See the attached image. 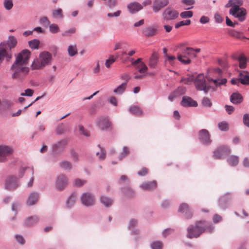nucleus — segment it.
I'll list each match as a JSON object with an SVG mask.
<instances>
[{
	"instance_id": "obj_1",
	"label": "nucleus",
	"mask_w": 249,
	"mask_h": 249,
	"mask_svg": "<svg viewBox=\"0 0 249 249\" xmlns=\"http://www.w3.org/2000/svg\"><path fill=\"white\" fill-rule=\"evenodd\" d=\"M30 56V52L27 49L22 50L16 56V60L10 68V70L13 71V78L21 79L23 76L28 73L29 69L27 65Z\"/></svg>"
},
{
	"instance_id": "obj_2",
	"label": "nucleus",
	"mask_w": 249,
	"mask_h": 249,
	"mask_svg": "<svg viewBox=\"0 0 249 249\" xmlns=\"http://www.w3.org/2000/svg\"><path fill=\"white\" fill-rule=\"evenodd\" d=\"M214 227L212 223L206 221L196 222L195 225H190L187 229V237L190 239L198 237L204 232L212 233Z\"/></svg>"
},
{
	"instance_id": "obj_3",
	"label": "nucleus",
	"mask_w": 249,
	"mask_h": 249,
	"mask_svg": "<svg viewBox=\"0 0 249 249\" xmlns=\"http://www.w3.org/2000/svg\"><path fill=\"white\" fill-rule=\"evenodd\" d=\"M242 0H229L225 5L226 7H231L229 13L232 16H246L247 11L244 8H240L243 5Z\"/></svg>"
},
{
	"instance_id": "obj_4",
	"label": "nucleus",
	"mask_w": 249,
	"mask_h": 249,
	"mask_svg": "<svg viewBox=\"0 0 249 249\" xmlns=\"http://www.w3.org/2000/svg\"><path fill=\"white\" fill-rule=\"evenodd\" d=\"M68 144V139H64L57 141L51 145V152L53 156H57L64 151Z\"/></svg>"
},
{
	"instance_id": "obj_5",
	"label": "nucleus",
	"mask_w": 249,
	"mask_h": 249,
	"mask_svg": "<svg viewBox=\"0 0 249 249\" xmlns=\"http://www.w3.org/2000/svg\"><path fill=\"white\" fill-rule=\"evenodd\" d=\"M20 186V182L16 176H8L5 181L4 188L9 191H14Z\"/></svg>"
},
{
	"instance_id": "obj_6",
	"label": "nucleus",
	"mask_w": 249,
	"mask_h": 249,
	"mask_svg": "<svg viewBox=\"0 0 249 249\" xmlns=\"http://www.w3.org/2000/svg\"><path fill=\"white\" fill-rule=\"evenodd\" d=\"M194 84L196 90L203 91L205 94H207V85L205 76L203 74H199L195 79Z\"/></svg>"
},
{
	"instance_id": "obj_7",
	"label": "nucleus",
	"mask_w": 249,
	"mask_h": 249,
	"mask_svg": "<svg viewBox=\"0 0 249 249\" xmlns=\"http://www.w3.org/2000/svg\"><path fill=\"white\" fill-rule=\"evenodd\" d=\"M14 149L8 145H0V162H5L8 160V157L12 155Z\"/></svg>"
},
{
	"instance_id": "obj_8",
	"label": "nucleus",
	"mask_w": 249,
	"mask_h": 249,
	"mask_svg": "<svg viewBox=\"0 0 249 249\" xmlns=\"http://www.w3.org/2000/svg\"><path fill=\"white\" fill-rule=\"evenodd\" d=\"M80 200L81 203L85 206L91 207L95 204V197L90 193H84L81 195Z\"/></svg>"
},
{
	"instance_id": "obj_9",
	"label": "nucleus",
	"mask_w": 249,
	"mask_h": 249,
	"mask_svg": "<svg viewBox=\"0 0 249 249\" xmlns=\"http://www.w3.org/2000/svg\"><path fill=\"white\" fill-rule=\"evenodd\" d=\"M198 139L200 142L204 145H209L212 143L211 135L209 131L205 129H202L198 132Z\"/></svg>"
},
{
	"instance_id": "obj_10",
	"label": "nucleus",
	"mask_w": 249,
	"mask_h": 249,
	"mask_svg": "<svg viewBox=\"0 0 249 249\" xmlns=\"http://www.w3.org/2000/svg\"><path fill=\"white\" fill-rule=\"evenodd\" d=\"M231 152L230 149L227 146L223 145L218 147L213 153V157L215 159H223Z\"/></svg>"
},
{
	"instance_id": "obj_11",
	"label": "nucleus",
	"mask_w": 249,
	"mask_h": 249,
	"mask_svg": "<svg viewBox=\"0 0 249 249\" xmlns=\"http://www.w3.org/2000/svg\"><path fill=\"white\" fill-rule=\"evenodd\" d=\"M68 179L66 175L60 174L56 178L55 187L58 191L63 190L67 186Z\"/></svg>"
},
{
	"instance_id": "obj_12",
	"label": "nucleus",
	"mask_w": 249,
	"mask_h": 249,
	"mask_svg": "<svg viewBox=\"0 0 249 249\" xmlns=\"http://www.w3.org/2000/svg\"><path fill=\"white\" fill-rule=\"evenodd\" d=\"M159 28L160 25L159 24H154L144 28L142 30V33L144 36L147 37L154 36L158 34Z\"/></svg>"
},
{
	"instance_id": "obj_13",
	"label": "nucleus",
	"mask_w": 249,
	"mask_h": 249,
	"mask_svg": "<svg viewBox=\"0 0 249 249\" xmlns=\"http://www.w3.org/2000/svg\"><path fill=\"white\" fill-rule=\"evenodd\" d=\"M181 54L178 53V59L179 61L181 63L184 65H187L191 63V60L189 58V54H187L189 50L187 51V47L182 48L181 49Z\"/></svg>"
},
{
	"instance_id": "obj_14",
	"label": "nucleus",
	"mask_w": 249,
	"mask_h": 249,
	"mask_svg": "<svg viewBox=\"0 0 249 249\" xmlns=\"http://www.w3.org/2000/svg\"><path fill=\"white\" fill-rule=\"evenodd\" d=\"M186 87L184 86H179L174 91L170 93L168 96V99L170 101L172 102L175 99L184 94L186 93Z\"/></svg>"
},
{
	"instance_id": "obj_15",
	"label": "nucleus",
	"mask_w": 249,
	"mask_h": 249,
	"mask_svg": "<svg viewBox=\"0 0 249 249\" xmlns=\"http://www.w3.org/2000/svg\"><path fill=\"white\" fill-rule=\"evenodd\" d=\"M39 58L42 65L45 67L51 63L52 60V56L49 52L44 51L40 53Z\"/></svg>"
},
{
	"instance_id": "obj_16",
	"label": "nucleus",
	"mask_w": 249,
	"mask_h": 249,
	"mask_svg": "<svg viewBox=\"0 0 249 249\" xmlns=\"http://www.w3.org/2000/svg\"><path fill=\"white\" fill-rule=\"evenodd\" d=\"M98 126L102 130H107L110 127L111 123L108 119L105 117H100L96 121Z\"/></svg>"
},
{
	"instance_id": "obj_17",
	"label": "nucleus",
	"mask_w": 249,
	"mask_h": 249,
	"mask_svg": "<svg viewBox=\"0 0 249 249\" xmlns=\"http://www.w3.org/2000/svg\"><path fill=\"white\" fill-rule=\"evenodd\" d=\"M231 198L230 194H226L220 197L219 199V206L223 210H225L229 206V201Z\"/></svg>"
},
{
	"instance_id": "obj_18",
	"label": "nucleus",
	"mask_w": 249,
	"mask_h": 249,
	"mask_svg": "<svg viewBox=\"0 0 249 249\" xmlns=\"http://www.w3.org/2000/svg\"><path fill=\"white\" fill-rule=\"evenodd\" d=\"M180 104L184 107H196L197 106V102L187 96H184L182 97Z\"/></svg>"
},
{
	"instance_id": "obj_19",
	"label": "nucleus",
	"mask_w": 249,
	"mask_h": 249,
	"mask_svg": "<svg viewBox=\"0 0 249 249\" xmlns=\"http://www.w3.org/2000/svg\"><path fill=\"white\" fill-rule=\"evenodd\" d=\"M168 3L169 0H154L153 4V10L157 13L166 6Z\"/></svg>"
},
{
	"instance_id": "obj_20",
	"label": "nucleus",
	"mask_w": 249,
	"mask_h": 249,
	"mask_svg": "<svg viewBox=\"0 0 249 249\" xmlns=\"http://www.w3.org/2000/svg\"><path fill=\"white\" fill-rule=\"evenodd\" d=\"M157 187V182L155 180L151 181H145L142 182L140 185V188L144 191H150Z\"/></svg>"
},
{
	"instance_id": "obj_21",
	"label": "nucleus",
	"mask_w": 249,
	"mask_h": 249,
	"mask_svg": "<svg viewBox=\"0 0 249 249\" xmlns=\"http://www.w3.org/2000/svg\"><path fill=\"white\" fill-rule=\"evenodd\" d=\"M178 212L184 213V216L187 219L191 218L193 215L192 210L189 209L188 205L186 203H182L180 205Z\"/></svg>"
},
{
	"instance_id": "obj_22",
	"label": "nucleus",
	"mask_w": 249,
	"mask_h": 249,
	"mask_svg": "<svg viewBox=\"0 0 249 249\" xmlns=\"http://www.w3.org/2000/svg\"><path fill=\"white\" fill-rule=\"evenodd\" d=\"M127 9L131 14H134L142 9L143 6L138 2L134 1L127 5Z\"/></svg>"
},
{
	"instance_id": "obj_23",
	"label": "nucleus",
	"mask_w": 249,
	"mask_h": 249,
	"mask_svg": "<svg viewBox=\"0 0 249 249\" xmlns=\"http://www.w3.org/2000/svg\"><path fill=\"white\" fill-rule=\"evenodd\" d=\"M39 195L37 192L31 193L26 200V204L28 206H32L36 204L38 199Z\"/></svg>"
},
{
	"instance_id": "obj_24",
	"label": "nucleus",
	"mask_w": 249,
	"mask_h": 249,
	"mask_svg": "<svg viewBox=\"0 0 249 249\" xmlns=\"http://www.w3.org/2000/svg\"><path fill=\"white\" fill-rule=\"evenodd\" d=\"M39 220V218L37 216L34 215L31 216L26 218L24 222L25 227H30L36 224Z\"/></svg>"
},
{
	"instance_id": "obj_25",
	"label": "nucleus",
	"mask_w": 249,
	"mask_h": 249,
	"mask_svg": "<svg viewBox=\"0 0 249 249\" xmlns=\"http://www.w3.org/2000/svg\"><path fill=\"white\" fill-rule=\"evenodd\" d=\"M77 198L76 194L72 193L68 197L66 202L67 208H71L75 204Z\"/></svg>"
},
{
	"instance_id": "obj_26",
	"label": "nucleus",
	"mask_w": 249,
	"mask_h": 249,
	"mask_svg": "<svg viewBox=\"0 0 249 249\" xmlns=\"http://www.w3.org/2000/svg\"><path fill=\"white\" fill-rule=\"evenodd\" d=\"M230 101L234 104H240L243 101V97L241 94L234 92L231 95Z\"/></svg>"
},
{
	"instance_id": "obj_27",
	"label": "nucleus",
	"mask_w": 249,
	"mask_h": 249,
	"mask_svg": "<svg viewBox=\"0 0 249 249\" xmlns=\"http://www.w3.org/2000/svg\"><path fill=\"white\" fill-rule=\"evenodd\" d=\"M68 131H69L68 123L64 124L62 123L57 125L56 133L57 135H62Z\"/></svg>"
},
{
	"instance_id": "obj_28",
	"label": "nucleus",
	"mask_w": 249,
	"mask_h": 249,
	"mask_svg": "<svg viewBox=\"0 0 249 249\" xmlns=\"http://www.w3.org/2000/svg\"><path fill=\"white\" fill-rule=\"evenodd\" d=\"M138 224V221L135 219H131L128 225V229L129 230L132 231L133 234L138 235L140 233L138 229H134V228L137 226Z\"/></svg>"
},
{
	"instance_id": "obj_29",
	"label": "nucleus",
	"mask_w": 249,
	"mask_h": 249,
	"mask_svg": "<svg viewBox=\"0 0 249 249\" xmlns=\"http://www.w3.org/2000/svg\"><path fill=\"white\" fill-rule=\"evenodd\" d=\"M100 202L106 207H110L113 203V200L106 196H101L100 198Z\"/></svg>"
},
{
	"instance_id": "obj_30",
	"label": "nucleus",
	"mask_w": 249,
	"mask_h": 249,
	"mask_svg": "<svg viewBox=\"0 0 249 249\" xmlns=\"http://www.w3.org/2000/svg\"><path fill=\"white\" fill-rule=\"evenodd\" d=\"M207 78L209 82H213L216 87L225 84L227 81L226 78H222L221 80L218 78L213 79L210 77H207Z\"/></svg>"
},
{
	"instance_id": "obj_31",
	"label": "nucleus",
	"mask_w": 249,
	"mask_h": 249,
	"mask_svg": "<svg viewBox=\"0 0 249 249\" xmlns=\"http://www.w3.org/2000/svg\"><path fill=\"white\" fill-rule=\"evenodd\" d=\"M97 146L99 148L100 151L96 152V155L98 156L99 160H104L106 158V151L100 144H98Z\"/></svg>"
},
{
	"instance_id": "obj_32",
	"label": "nucleus",
	"mask_w": 249,
	"mask_h": 249,
	"mask_svg": "<svg viewBox=\"0 0 249 249\" xmlns=\"http://www.w3.org/2000/svg\"><path fill=\"white\" fill-rule=\"evenodd\" d=\"M227 162L230 166H236L239 162L238 156L231 155L227 159Z\"/></svg>"
},
{
	"instance_id": "obj_33",
	"label": "nucleus",
	"mask_w": 249,
	"mask_h": 249,
	"mask_svg": "<svg viewBox=\"0 0 249 249\" xmlns=\"http://www.w3.org/2000/svg\"><path fill=\"white\" fill-rule=\"evenodd\" d=\"M238 77L241 84L243 85L249 84V75L240 72L238 75Z\"/></svg>"
},
{
	"instance_id": "obj_34",
	"label": "nucleus",
	"mask_w": 249,
	"mask_h": 249,
	"mask_svg": "<svg viewBox=\"0 0 249 249\" xmlns=\"http://www.w3.org/2000/svg\"><path fill=\"white\" fill-rule=\"evenodd\" d=\"M17 44V40L14 36H8L7 40V45L10 50L14 48L16 46Z\"/></svg>"
},
{
	"instance_id": "obj_35",
	"label": "nucleus",
	"mask_w": 249,
	"mask_h": 249,
	"mask_svg": "<svg viewBox=\"0 0 249 249\" xmlns=\"http://www.w3.org/2000/svg\"><path fill=\"white\" fill-rule=\"evenodd\" d=\"M126 85V82H123L117 88L114 89L113 92L116 94L121 95L123 94L125 90Z\"/></svg>"
},
{
	"instance_id": "obj_36",
	"label": "nucleus",
	"mask_w": 249,
	"mask_h": 249,
	"mask_svg": "<svg viewBox=\"0 0 249 249\" xmlns=\"http://www.w3.org/2000/svg\"><path fill=\"white\" fill-rule=\"evenodd\" d=\"M123 193L128 197H132L135 196L134 190L129 187H125L122 189Z\"/></svg>"
},
{
	"instance_id": "obj_37",
	"label": "nucleus",
	"mask_w": 249,
	"mask_h": 249,
	"mask_svg": "<svg viewBox=\"0 0 249 249\" xmlns=\"http://www.w3.org/2000/svg\"><path fill=\"white\" fill-rule=\"evenodd\" d=\"M158 55L155 53H153L150 59H149V66L151 68H155L157 64V60H158Z\"/></svg>"
},
{
	"instance_id": "obj_38",
	"label": "nucleus",
	"mask_w": 249,
	"mask_h": 249,
	"mask_svg": "<svg viewBox=\"0 0 249 249\" xmlns=\"http://www.w3.org/2000/svg\"><path fill=\"white\" fill-rule=\"evenodd\" d=\"M239 62V67L244 69L246 66L247 59L243 55H240L235 58Z\"/></svg>"
},
{
	"instance_id": "obj_39",
	"label": "nucleus",
	"mask_w": 249,
	"mask_h": 249,
	"mask_svg": "<svg viewBox=\"0 0 249 249\" xmlns=\"http://www.w3.org/2000/svg\"><path fill=\"white\" fill-rule=\"evenodd\" d=\"M179 13L170 7H167L164 11L163 16H178Z\"/></svg>"
},
{
	"instance_id": "obj_40",
	"label": "nucleus",
	"mask_w": 249,
	"mask_h": 249,
	"mask_svg": "<svg viewBox=\"0 0 249 249\" xmlns=\"http://www.w3.org/2000/svg\"><path fill=\"white\" fill-rule=\"evenodd\" d=\"M129 111L130 113L135 115H141L142 114V110L137 106H131L129 108Z\"/></svg>"
},
{
	"instance_id": "obj_41",
	"label": "nucleus",
	"mask_w": 249,
	"mask_h": 249,
	"mask_svg": "<svg viewBox=\"0 0 249 249\" xmlns=\"http://www.w3.org/2000/svg\"><path fill=\"white\" fill-rule=\"evenodd\" d=\"M59 166L65 170H71L72 169L71 163L67 160H63L59 163Z\"/></svg>"
},
{
	"instance_id": "obj_42",
	"label": "nucleus",
	"mask_w": 249,
	"mask_h": 249,
	"mask_svg": "<svg viewBox=\"0 0 249 249\" xmlns=\"http://www.w3.org/2000/svg\"><path fill=\"white\" fill-rule=\"evenodd\" d=\"M68 54L70 56H73L77 53L76 45H70L68 48Z\"/></svg>"
},
{
	"instance_id": "obj_43",
	"label": "nucleus",
	"mask_w": 249,
	"mask_h": 249,
	"mask_svg": "<svg viewBox=\"0 0 249 249\" xmlns=\"http://www.w3.org/2000/svg\"><path fill=\"white\" fill-rule=\"evenodd\" d=\"M44 67L42 65L39 58L34 60L32 64V69H40Z\"/></svg>"
},
{
	"instance_id": "obj_44",
	"label": "nucleus",
	"mask_w": 249,
	"mask_h": 249,
	"mask_svg": "<svg viewBox=\"0 0 249 249\" xmlns=\"http://www.w3.org/2000/svg\"><path fill=\"white\" fill-rule=\"evenodd\" d=\"M129 153V149L126 146H124L123 148L122 152L120 153L119 156V160H122L125 157H126Z\"/></svg>"
},
{
	"instance_id": "obj_45",
	"label": "nucleus",
	"mask_w": 249,
	"mask_h": 249,
	"mask_svg": "<svg viewBox=\"0 0 249 249\" xmlns=\"http://www.w3.org/2000/svg\"><path fill=\"white\" fill-rule=\"evenodd\" d=\"M29 46L32 49H38V45L39 44V41L37 39H34L33 40H30L28 42Z\"/></svg>"
},
{
	"instance_id": "obj_46",
	"label": "nucleus",
	"mask_w": 249,
	"mask_h": 249,
	"mask_svg": "<svg viewBox=\"0 0 249 249\" xmlns=\"http://www.w3.org/2000/svg\"><path fill=\"white\" fill-rule=\"evenodd\" d=\"M150 247L152 249H162L163 245L161 242L155 241L151 243Z\"/></svg>"
},
{
	"instance_id": "obj_47",
	"label": "nucleus",
	"mask_w": 249,
	"mask_h": 249,
	"mask_svg": "<svg viewBox=\"0 0 249 249\" xmlns=\"http://www.w3.org/2000/svg\"><path fill=\"white\" fill-rule=\"evenodd\" d=\"M202 105L205 107H210L212 106V103L208 97H204L202 100Z\"/></svg>"
},
{
	"instance_id": "obj_48",
	"label": "nucleus",
	"mask_w": 249,
	"mask_h": 249,
	"mask_svg": "<svg viewBox=\"0 0 249 249\" xmlns=\"http://www.w3.org/2000/svg\"><path fill=\"white\" fill-rule=\"evenodd\" d=\"M117 57H114L113 55H110L108 59H107L105 63V65L107 68H109L110 67L111 65L114 62Z\"/></svg>"
},
{
	"instance_id": "obj_49",
	"label": "nucleus",
	"mask_w": 249,
	"mask_h": 249,
	"mask_svg": "<svg viewBox=\"0 0 249 249\" xmlns=\"http://www.w3.org/2000/svg\"><path fill=\"white\" fill-rule=\"evenodd\" d=\"M191 21L190 19H186L182 21H180L175 24V28H178L181 26L184 25H188L190 24Z\"/></svg>"
},
{
	"instance_id": "obj_50",
	"label": "nucleus",
	"mask_w": 249,
	"mask_h": 249,
	"mask_svg": "<svg viewBox=\"0 0 249 249\" xmlns=\"http://www.w3.org/2000/svg\"><path fill=\"white\" fill-rule=\"evenodd\" d=\"M49 30L51 33L55 34L59 31V28L57 25L52 24L49 25Z\"/></svg>"
},
{
	"instance_id": "obj_51",
	"label": "nucleus",
	"mask_w": 249,
	"mask_h": 249,
	"mask_svg": "<svg viewBox=\"0 0 249 249\" xmlns=\"http://www.w3.org/2000/svg\"><path fill=\"white\" fill-rule=\"evenodd\" d=\"M3 5L6 10H10L13 6L12 0H4Z\"/></svg>"
},
{
	"instance_id": "obj_52",
	"label": "nucleus",
	"mask_w": 249,
	"mask_h": 249,
	"mask_svg": "<svg viewBox=\"0 0 249 249\" xmlns=\"http://www.w3.org/2000/svg\"><path fill=\"white\" fill-rule=\"evenodd\" d=\"M12 105V103L8 100L4 101L2 102L1 105V108L4 109H9L11 106Z\"/></svg>"
},
{
	"instance_id": "obj_53",
	"label": "nucleus",
	"mask_w": 249,
	"mask_h": 249,
	"mask_svg": "<svg viewBox=\"0 0 249 249\" xmlns=\"http://www.w3.org/2000/svg\"><path fill=\"white\" fill-rule=\"evenodd\" d=\"M86 180H82L80 178H76L73 181L74 186H76V187L82 186L86 183Z\"/></svg>"
},
{
	"instance_id": "obj_54",
	"label": "nucleus",
	"mask_w": 249,
	"mask_h": 249,
	"mask_svg": "<svg viewBox=\"0 0 249 249\" xmlns=\"http://www.w3.org/2000/svg\"><path fill=\"white\" fill-rule=\"evenodd\" d=\"M39 23L42 26L46 27L50 24V21L46 17H43L40 19Z\"/></svg>"
},
{
	"instance_id": "obj_55",
	"label": "nucleus",
	"mask_w": 249,
	"mask_h": 249,
	"mask_svg": "<svg viewBox=\"0 0 249 249\" xmlns=\"http://www.w3.org/2000/svg\"><path fill=\"white\" fill-rule=\"evenodd\" d=\"M218 127L221 131H226L228 128V124L225 122H221L218 124Z\"/></svg>"
},
{
	"instance_id": "obj_56",
	"label": "nucleus",
	"mask_w": 249,
	"mask_h": 249,
	"mask_svg": "<svg viewBox=\"0 0 249 249\" xmlns=\"http://www.w3.org/2000/svg\"><path fill=\"white\" fill-rule=\"evenodd\" d=\"M71 158L72 159V160L75 161L77 162L79 160V156L78 153L75 151L74 149H71Z\"/></svg>"
},
{
	"instance_id": "obj_57",
	"label": "nucleus",
	"mask_w": 249,
	"mask_h": 249,
	"mask_svg": "<svg viewBox=\"0 0 249 249\" xmlns=\"http://www.w3.org/2000/svg\"><path fill=\"white\" fill-rule=\"evenodd\" d=\"M189 50L188 53H187V54H189V58H195L196 57V54L195 53V52L194 51V49L193 48L191 47H187V51Z\"/></svg>"
},
{
	"instance_id": "obj_58",
	"label": "nucleus",
	"mask_w": 249,
	"mask_h": 249,
	"mask_svg": "<svg viewBox=\"0 0 249 249\" xmlns=\"http://www.w3.org/2000/svg\"><path fill=\"white\" fill-rule=\"evenodd\" d=\"M174 230L172 228H167L164 230L162 233V236L164 237H167L168 235L172 234L174 232Z\"/></svg>"
},
{
	"instance_id": "obj_59",
	"label": "nucleus",
	"mask_w": 249,
	"mask_h": 249,
	"mask_svg": "<svg viewBox=\"0 0 249 249\" xmlns=\"http://www.w3.org/2000/svg\"><path fill=\"white\" fill-rule=\"evenodd\" d=\"M229 35L231 36L236 37V38H241V35L240 33L237 31H236L235 30H231L229 31Z\"/></svg>"
},
{
	"instance_id": "obj_60",
	"label": "nucleus",
	"mask_w": 249,
	"mask_h": 249,
	"mask_svg": "<svg viewBox=\"0 0 249 249\" xmlns=\"http://www.w3.org/2000/svg\"><path fill=\"white\" fill-rule=\"evenodd\" d=\"M243 122L245 125L249 127V114H245L243 116Z\"/></svg>"
},
{
	"instance_id": "obj_61",
	"label": "nucleus",
	"mask_w": 249,
	"mask_h": 249,
	"mask_svg": "<svg viewBox=\"0 0 249 249\" xmlns=\"http://www.w3.org/2000/svg\"><path fill=\"white\" fill-rule=\"evenodd\" d=\"M34 93V90L30 89H28L25 90V92L21 93L20 95L21 96H27L31 97L33 95Z\"/></svg>"
},
{
	"instance_id": "obj_62",
	"label": "nucleus",
	"mask_w": 249,
	"mask_h": 249,
	"mask_svg": "<svg viewBox=\"0 0 249 249\" xmlns=\"http://www.w3.org/2000/svg\"><path fill=\"white\" fill-rule=\"evenodd\" d=\"M75 32V29L74 28H71L66 31H65L63 34V36H70L71 34H72Z\"/></svg>"
},
{
	"instance_id": "obj_63",
	"label": "nucleus",
	"mask_w": 249,
	"mask_h": 249,
	"mask_svg": "<svg viewBox=\"0 0 249 249\" xmlns=\"http://www.w3.org/2000/svg\"><path fill=\"white\" fill-rule=\"evenodd\" d=\"M140 66L141 67L139 69L138 71L141 73H143L145 72L148 68L146 66V65L144 63H141Z\"/></svg>"
},
{
	"instance_id": "obj_64",
	"label": "nucleus",
	"mask_w": 249,
	"mask_h": 249,
	"mask_svg": "<svg viewBox=\"0 0 249 249\" xmlns=\"http://www.w3.org/2000/svg\"><path fill=\"white\" fill-rule=\"evenodd\" d=\"M15 239L18 243L20 244L23 245L25 243L24 239L22 235H16L15 236Z\"/></svg>"
}]
</instances>
